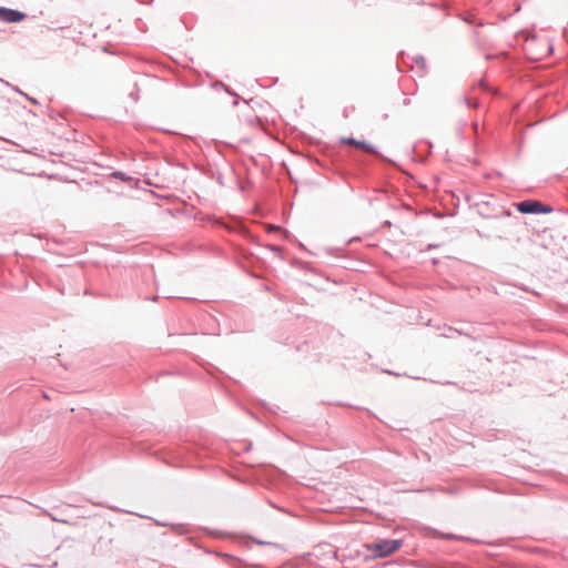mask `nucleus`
I'll return each mask as SVG.
<instances>
[{"mask_svg": "<svg viewBox=\"0 0 568 568\" xmlns=\"http://www.w3.org/2000/svg\"><path fill=\"white\" fill-rule=\"evenodd\" d=\"M516 207L520 213L525 214L550 212V209L544 206V204L538 201H523L518 203Z\"/></svg>", "mask_w": 568, "mask_h": 568, "instance_id": "2", "label": "nucleus"}, {"mask_svg": "<svg viewBox=\"0 0 568 568\" xmlns=\"http://www.w3.org/2000/svg\"><path fill=\"white\" fill-rule=\"evenodd\" d=\"M400 547L402 540L398 539H381L365 545L366 550L372 554L373 558H385L396 552Z\"/></svg>", "mask_w": 568, "mask_h": 568, "instance_id": "1", "label": "nucleus"}, {"mask_svg": "<svg viewBox=\"0 0 568 568\" xmlns=\"http://www.w3.org/2000/svg\"><path fill=\"white\" fill-rule=\"evenodd\" d=\"M268 231L270 232H283V230L276 225H268Z\"/></svg>", "mask_w": 568, "mask_h": 568, "instance_id": "5", "label": "nucleus"}, {"mask_svg": "<svg viewBox=\"0 0 568 568\" xmlns=\"http://www.w3.org/2000/svg\"><path fill=\"white\" fill-rule=\"evenodd\" d=\"M342 143L344 144H349V145H354L365 152H368V153H373L374 152V148L371 145V144H367L366 142H363V141H357L355 139H352V138H343L342 139Z\"/></svg>", "mask_w": 568, "mask_h": 568, "instance_id": "4", "label": "nucleus"}, {"mask_svg": "<svg viewBox=\"0 0 568 568\" xmlns=\"http://www.w3.org/2000/svg\"><path fill=\"white\" fill-rule=\"evenodd\" d=\"M24 17L26 14L20 11L0 8V19L6 22H19L23 20Z\"/></svg>", "mask_w": 568, "mask_h": 568, "instance_id": "3", "label": "nucleus"}, {"mask_svg": "<svg viewBox=\"0 0 568 568\" xmlns=\"http://www.w3.org/2000/svg\"><path fill=\"white\" fill-rule=\"evenodd\" d=\"M114 175H115V176H119V178H122V174H121V173H115Z\"/></svg>", "mask_w": 568, "mask_h": 568, "instance_id": "6", "label": "nucleus"}]
</instances>
